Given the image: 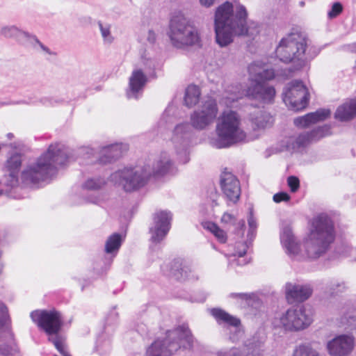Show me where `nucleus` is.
<instances>
[{
	"label": "nucleus",
	"instance_id": "obj_1",
	"mask_svg": "<svg viewBox=\"0 0 356 356\" xmlns=\"http://www.w3.org/2000/svg\"><path fill=\"white\" fill-rule=\"evenodd\" d=\"M335 239V229L332 218L322 213L314 217L309 232L303 239V250L300 249L290 227L283 228L280 241L286 254L293 260H314L323 256Z\"/></svg>",
	"mask_w": 356,
	"mask_h": 356
},
{
	"label": "nucleus",
	"instance_id": "obj_2",
	"mask_svg": "<svg viewBox=\"0 0 356 356\" xmlns=\"http://www.w3.org/2000/svg\"><path fill=\"white\" fill-rule=\"evenodd\" d=\"M251 86L243 89L240 83L228 86L220 99V104L229 107L232 103L247 96L263 103H271L275 96L274 87L264 83L275 77L287 79L291 76V69L268 70L260 62H254L248 67Z\"/></svg>",
	"mask_w": 356,
	"mask_h": 356
},
{
	"label": "nucleus",
	"instance_id": "obj_3",
	"mask_svg": "<svg viewBox=\"0 0 356 356\" xmlns=\"http://www.w3.org/2000/svg\"><path fill=\"white\" fill-rule=\"evenodd\" d=\"M248 13L244 6L226 1L216 10L214 31L216 42L221 47L233 42L234 35L254 37L259 33V26L254 22H247Z\"/></svg>",
	"mask_w": 356,
	"mask_h": 356
},
{
	"label": "nucleus",
	"instance_id": "obj_4",
	"mask_svg": "<svg viewBox=\"0 0 356 356\" xmlns=\"http://www.w3.org/2000/svg\"><path fill=\"white\" fill-rule=\"evenodd\" d=\"M70 160L67 147L61 143L51 144L45 152L23 170L22 181L26 186H37L51 179L58 168L66 165Z\"/></svg>",
	"mask_w": 356,
	"mask_h": 356
},
{
	"label": "nucleus",
	"instance_id": "obj_5",
	"mask_svg": "<svg viewBox=\"0 0 356 356\" xmlns=\"http://www.w3.org/2000/svg\"><path fill=\"white\" fill-rule=\"evenodd\" d=\"M215 133V136L209 138V143L217 149L229 147L244 142L247 138L241 116L232 110H226L220 113L216 124Z\"/></svg>",
	"mask_w": 356,
	"mask_h": 356
},
{
	"label": "nucleus",
	"instance_id": "obj_6",
	"mask_svg": "<svg viewBox=\"0 0 356 356\" xmlns=\"http://www.w3.org/2000/svg\"><path fill=\"white\" fill-rule=\"evenodd\" d=\"M193 337L187 325L168 330L165 337L156 339L147 347L145 356H172L181 348L191 349Z\"/></svg>",
	"mask_w": 356,
	"mask_h": 356
},
{
	"label": "nucleus",
	"instance_id": "obj_7",
	"mask_svg": "<svg viewBox=\"0 0 356 356\" xmlns=\"http://www.w3.org/2000/svg\"><path fill=\"white\" fill-rule=\"evenodd\" d=\"M167 35L171 44L180 49L200 45L201 41L197 28L181 13L172 17Z\"/></svg>",
	"mask_w": 356,
	"mask_h": 356
},
{
	"label": "nucleus",
	"instance_id": "obj_8",
	"mask_svg": "<svg viewBox=\"0 0 356 356\" xmlns=\"http://www.w3.org/2000/svg\"><path fill=\"white\" fill-rule=\"evenodd\" d=\"M152 176L149 166H126L109 177V181L126 192H132L145 186Z\"/></svg>",
	"mask_w": 356,
	"mask_h": 356
},
{
	"label": "nucleus",
	"instance_id": "obj_9",
	"mask_svg": "<svg viewBox=\"0 0 356 356\" xmlns=\"http://www.w3.org/2000/svg\"><path fill=\"white\" fill-rule=\"evenodd\" d=\"M307 42L302 35L298 33H291L281 40L276 48V55L284 63L298 62V69L304 65L310 59L306 55Z\"/></svg>",
	"mask_w": 356,
	"mask_h": 356
},
{
	"label": "nucleus",
	"instance_id": "obj_10",
	"mask_svg": "<svg viewBox=\"0 0 356 356\" xmlns=\"http://www.w3.org/2000/svg\"><path fill=\"white\" fill-rule=\"evenodd\" d=\"M312 321L311 312L302 307L291 308L284 313L278 314L273 320V325L286 331H299L309 327Z\"/></svg>",
	"mask_w": 356,
	"mask_h": 356
},
{
	"label": "nucleus",
	"instance_id": "obj_11",
	"mask_svg": "<svg viewBox=\"0 0 356 356\" xmlns=\"http://www.w3.org/2000/svg\"><path fill=\"white\" fill-rule=\"evenodd\" d=\"M156 61L149 53L141 56L138 66L136 67L129 80V89L127 96L129 99H138L145 87L147 79V74L156 66Z\"/></svg>",
	"mask_w": 356,
	"mask_h": 356
},
{
	"label": "nucleus",
	"instance_id": "obj_12",
	"mask_svg": "<svg viewBox=\"0 0 356 356\" xmlns=\"http://www.w3.org/2000/svg\"><path fill=\"white\" fill-rule=\"evenodd\" d=\"M193 126L188 122L178 123L174 128L170 141L182 163L189 161V152L191 140L193 136Z\"/></svg>",
	"mask_w": 356,
	"mask_h": 356
},
{
	"label": "nucleus",
	"instance_id": "obj_13",
	"mask_svg": "<svg viewBox=\"0 0 356 356\" xmlns=\"http://www.w3.org/2000/svg\"><path fill=\"white\" fill-rule=\"evenodd\" d=\"M218 113L216 100L211 97L204 99L191 115V124L195 129L202 131L211 126Z\"/></svg>",
	"mask_w": 356,
	"mask_h": 356
},
{
	"label": "nucleus",
	"instance_id": "obj_14",
	"mask_svg": "<svg viewBox=\"0 0 356 356\" xmlns=\"http://www.w3.org/2000/svg\"><path fill=\"white\" fill-rule=\"evenodd\" d=\"M8 318V309L0 302V356H19Z\"/></svg>",
	"mask_w": 356,
	"mask_h": 356
},
{
	"label": "nucleus",
	"instance_id": "obj_15",
	"mask_svg": "<svg viewBox=\"0 0 356 356\" xmlns=\"http://www.w3.org/2000/svg\"><path fill=\"white\" fill-rule=\"evenodd\" d=\"M0 35L8 39H15L18 43L31 47L37 51L41 50L47 54H51L50 49L44 45L38 38L15 25L3 26L0 29Z\"/></svg>",
	"mask_w": 356,
	"mask_h": 356
},
{
	"label": "nucleus",
	"instance_id": "obj_16",
	"mask_svg": "<svg viewBox=\"0 0 356 356\" xmlns=\"http://www.w3.org/2000/svg\"><path fill=\"white\" fill-rule=\"evenodd\" d=\"M283 101L287 106L294 111L306 107L309 100V93L306 86L300 81H293L284 88Z\"/></svg>",
	"mask_w": 356,
	"mask_h": 356
},
{
	"label": "nucleus",
	"instance_id": "obj_17",
	"mask_svg": "<svg viewBox=\"0 0 356 356\" xmlns=\"http://www.w3.org/2000/svg\"><path fill=\"white\" fill-rule=\"evenodd\" d=\"M30 317L38 327L49 336L58 334L63 325L60 314L54 309H37L30 314Z\"/></svg>",
	"mask_w": 356,
	"mask_h": 356
},
{
	"label": "nucleus",
	"instance_id": "obj_18",
	"mask_svg": "<svg viewBox=\"0 0 356 356\" xmlns=\"http://www.w3.org/2000/svg\"><path fill=\"white\" fill-rule=\"evenodd\" d=\"M330 128L327 126L319 127L311 131H305L289 136L285 140V147L288 150H297L300 147L308 145L313 141L328 134Z\"/></svg>",
	"mask_w": 356,
	"mask_h": 356
},
{
	"label": "nucleus",
	"instance_id": "obj_19",
	"mask_svg": "<svg viewBox=\"0 0 356 356\" xmlns=\"http://www.w3.org/2000/svg\"><path fill=\"white\" fill-rule=\"evenodd\" d=\"M172 215L168 211H159L154 213L152 225L149 227L150 240L159 243L167 236L171 225Z\"/></svg>",
	"mask_w": 356,
	"mask_h": 356
},
{
	"label": "nucleus",
	"instance_id": "obj_20",
	"mask_svg": "<svg viewBox=\"0 0 356 356\" xmlns=\"http://www.w3.org/2000/svg\"><path fill=\"white\" fill-rule=\"evenodd\" d=\"M354 347L355 339L349 334L338 335L327 343V349L332 356H348Z\"/></svg>",
	"mask_w": 356,
	"mask_h": 356
},
{
	"label": "nucleus",
	"instance_id": "obj_21",
	"mask_svg": "<svg viewBox=\"0 0 356 356\" xmlns=\"http://www.w3.org/2000/svg\"><path fill=\"white\" fill-rule=\"evenodd\" d=\"M263 343L261 341L250 340L243 348L233 347L217 353L218 356H262Z\"/></svg>",
	"mask_w": 356,
	"mask_h": 356
},
{
	"label": "nucleus",
	"instance_id": "obj_22",
	"mask_svg": "<svg viewBox=\"0 0 356 356\" xmlns=\"http://www.w3.org/2000/svg\"><path fill=\"white\" fill-rule=\"evenodd\" d=\"M220 188L225 196L231 202H236L241 195L240 184L231 172H223L220 176Z\"/></svg>",
	"mask_w": 356,
	"mask_h": 356
},
{
	"label": "nucleus",
	"instance_id": "obj_23",
	"mask_svg": "<svg viewBox=\"0 0 356 356\" xmlns=\"http://www.w3.org/2000/svg\"><path fill=\"white\" fill-rule=\"evenodd\" d=\"M211 314L215 318L218 324H223L225 325L232 327L234 330L236 335L230 336L232 341H237L238 337L242 335V332L239 328L241 321L238 318L230 315L221 309L218 308L212 309L211 310Z\"/></svg>",
	"mask_w": 356,
	"mask_h": 356
},
{
	"label": "nucleus",
	"instance_id": "obj_24",
	"mask_svg": "<svg viewBox=\"0 0 356 356\" xmlns=\"http://www.w3.org/2000/svg\"><path fill=\"white\" fill-rule=\"evenodd\" d=\"M22 154L15 152L11 154L5 164V168L8 175L6 177V184L12 188L15 187L18 184V173L22 166Z\"/></svg>",
	"mask_w": 356,
	"mask_h": 356
},
{
	"label": "nucleus",
	"instance_id": "obj_25",
	"mask_svg": "<svg viewBox=\"0 0 356 356\" xmlns=\"http://www.w3.org/2000/svg\"><path fill=\"white\" fill-rule=\"evenodd\" d=\"M312 293V289L309 284H293L288 283L286 285V298L288 302L292 304L296 302H304Z\"/></svg>",
	"mask_w": 356,
	"mask_h": 356
},
{
	"label": "nucleus",
	"instance_id": "obj_26",
	"mask_svg": "<svg viewBox=\"0 0 356 356\" xmlns=\"http://www.w3.org/2000/svg\"><path fill=\"white\" fill-rule=\"evenodd\" d=\"M330 113L331 112L329 109H319L316 112L295 118L293 123L298 127H307L313 124L325 120L330 115Z\"/></svg>",
	"mask_w": 356,
	"mask_h": 356
},
{
	"label": "nucleus",
	"instance_id": "obj_27",
	"mask_svg": "<svg viewBox=\"0 0 356 356\" xmlns=\"http://www.w3.org/2000/svg\"><path fill=\"white\" fill-rule=\"evenodd\" d=\"M152 175L163 176L174 172L173 163L166 152H162L155 161L153 168H150Z\"/></svg>",
	"mask_w": 356,
	"mask_h": 356
},
{
	"label": "nucleus",
	"instance_id": "obj_28",
	"mask_svg": "<svg viewBox=\"0 0 356 356\" xmlns=\"http://www.w3.org/2000/svg\"><path fill=\"white\" fill-rule=\"evenodd\" d=\"M248 248V242H236L235 245V250L234 252L227 254L229 264L231 266H243L248 264V261L244 258Z\"/></svg>",
	"mask_w": 356,
	"mask_h": 356
},
{
	"label": "nucleus",
	"instance_id": "obj_29",
	"mask_svg": "<svg viewBox=\"0 0 356 356\" xmlns=\"http://www.w3.org/2000/svg\"><path fill=\"white\" fill-rule=\"evenodd\" d=\"M250 120L254 129H265L273 123L272 116L260 108L250 114Z\"/></svg>",
	"mask_w": 356,
	"mask_h": 356
},
{
	"label": "nucleus",
	"instance_id": "obj_30",
	"mask_svg": "<svg viewBox=\"0 0 356 356\" xmlns=\"http://www.w3.org/2000/svg\"><path fill=\"white\" fill-rule=\"evenodd\" d=\"M126 149V145L118 143L103 147L100 150L99 160L102 163L111 162L113 159L120 157L122 150Z\"/></svg>",
	"mask_w": 356,
	"mask_h": 356
},
{
	"label": "nucleus",
	"instance_id": "obj_31",
	"mask_svg": "<svg viewBox=\"0 0 356 356\" xmlns=\"http://www.w3.org/2000/svg\"><path fill=\"white\" fill-rule=\"evenodd\" d=\"M340 121H348L356 116V98L347 101L339 106L334 114Z\"/></svg>",
	"mask_w": 356,
	"mask_h": 356
},
{
	"label": "nucleus",
	"instance_id": "obj_32",
	"mask_svg": "<svg viewBox=\"0 0 356 356\" xmlns=\"http://www.w3.org/2000/svg\"><path fill=\"white\" fill-rule=\"evenodd\" d=\"M123 241V236L118 233L111 235L106 241L105 251L107 254L115 256Z\"/></svg>",
	"mask_w": 356,
	"mask_h": 356
},
{
	"label": "nucleus",
	"instance_id": "obj_33",
	"mask_svg": "<svg viewBox=\"0 0 356 356\" xmlns=\"http://www.w3.org/2000/svg\"><path fill=\"white\" fill-rule=\"evenodd\" d=\"M200 97V88L195 85H190L186 90L184 102L188 107L195 106L199 101Z\"/></svg>",
	"mask_w": 356,
	"mask_h": 356
},
{
	"label": "nucleus",
	"instance_id": "obj_34",
	"mask_svg": "<svg viewBox=\"0 0 356 356\" xmlns=\"http://www.w3.org/2000/svg\"><path fill=\"white\" fill-rule=\"evenodd\" d=\"M202 225L204 229L213 234L220 243H225L227 241V236L226 232L216 224L210 221H205L202 222Z\"/></svg>",
	"mask_w": 356,
	"mask_h": 356
},
{
	"label": "nucleus",
	"instance_id": "obj_35",
	"mask_svg": "<svg viewBox=\"0 0 356 356\" xmlns=\"http://www.w3.org/2000/svg\"><path fill=\"white\" fill-rule=\"evenodd\" d=\"M106 181L100 176L88 178L83 184V188L87 190L96 191L103 188Z\"/></svg>",
	"mask_w": 356,
	"mask_h": 356
},
{
	"label": "nucleus",
	"instance_id": "obj_36",
	"mask_svg": "<svg viewBox=\"0 0 356 356\" xmlns=\"http://www.w3.org/2000/svg\"><path fill=\"white\" fill-rule=\"evenodd\" d=\"M228 297L232 299L235 304L243 306L246 304H249V302L254 299V294L248 293H231L229 294Z\"/></svg>",
	"mask_w": 356,
	"mask_h": 356
},
{
	"label": "nucleus",
	"instance_id": "obj_37",
	"mask_svg": "<svg viewBox=\"0 0 356 356\" xmlns=\"http://www.w3.org/2000/svg\"><path fill=\"white\" fill-rule=\"evenodd\" d=\"M292 356H319V355L309 344L302 343L295 348Z\"/></svg>",
	"mask_w": 356,
	"mask_h": 356
},
{
	"label": "nucleus",
	"instance_id": "obj_38",
	"mask_svg": "<svg viewBox=\"0 0 356 356\" xmlns=\"http://www.w3.org/2000/svg\"><path fill=\"white\" fill-rule=\"evenodd\" d=\"M98 26L105 44H111L114 41V37L111 33V25L108 23L98 22Z\"/></svg>",
	"mask_w": 356,
	"mask_h": 356
},
{
	"label": "nucleus",
	"instance_id": "obj_39",
	"mask_svg": "<svg viewBox=\"0 0 356 356\" xmlns=\"http://www.w3.org/2000/svg\"><path fill=\"white\" fill-rule=\"evenodd\" d=\"M49 341H51L57 350L63 356H71L65 340L59 335L55 334V337L53 338H49Z\"/></svg>",
	"mask_w": 356,
	"mask_h": 356
},
{
	"label": "nucleus",
	"instance_id": "obj_40",
	"mask_svg": "<svg viewBox=\"0 0 356 356\" xmlns=\"http://www.w3.org/2000/svg\"><path fill=\"white\" fill-rule=\"evenodd\" d=\"M342 323L346 326L347 328L353 330L356 328V314L351 312L348 316H345L342 319Z\"/></svg>",
	"mask_w": 356,
	"mask_h": 356
},
{
	"label": "nucleus",
	"instance_id": "obj_41",
	"mask_svg": "<svg viewBox=\"0 0 356 356\" xmlns=\"http://www.w3.org/2000/svg\"><path fill=\"white\" fill-rule=\"evenodd\" d=\"M343 10V6L341 3L335 2L332 4L330 10L327 13L328 17L330 19L337 17Z\"/></svg>",
	"mask_w": 356,
	"mask_h": 356
},
{
	"label": "nucleus",
	"instance_id": "obj_42",
	"mask_svg": "<svg viewBox=\"0 0 356 356\" xmlns=\"http://www.w3.org/2000/svg\"><path fill=\"white\" fill-rule=\"evenodd\" d=\"M287 183L291 192L293 193L296 192L300 186L299 179L294 176L289 177L287 179Z\"/></svg>",
	"mask_w": 356,
	"mask_h": 356
},
{
	"label": "nucleus",
	"instance_id": "obj_43",
	"mask_svg": "<svg viewBox=\"0 0 356 356\" xmlns=\"http://www.w3.org/2000/svg\"><path fill=\"white\" fill-rule=\"evenodd\" d=\"M248 225H249V233H248V237L250 239H252V238L254 236V232L257 228V222L254 218L252 214L248 218Z\"/></svg>",
	"mask_w": 356,
	"mask_h": 356
},
{
	"label": "nucleus",
	"instance_id": "obj_44",
	"mask_svg": "<svg viewBox=\"0 0 356 356\" xmlns=\"http://www.w3.org/2000/svg\"><path fill=\"white\" fill-rule=\"evenodd\" d=\"M111 345V342L110 339H107L105 341H103L102 339H98L97 348L98 350L101 352H104L110 349Z\"/></svg>",
	"mask_w": 356,
	"mask_h": 356
},
{
	"label": "nucleus",
	"instance_id": "obj_45",
	"mask_svg": "<svg viewBox=\"0 0 356 356\" xmlns=\"http://www.w3.org/2000/svg\"><path fill=\"white\" fill-rule=\"evenodd\" d=\"M273 201L276 203L281 202H287L290 200V196L284 192H280L273 195Z\"/></svg>",
	"mask_w": 356,
	"mask_h": 356
},
{
	"label": "nucleus",
	"instance_id": "obj_46",
	"mask_svg": "<svg viewBox=\"0 0 356 356\" xmlns=\"http://www.w3.org/2000/svg\"><path fill=\"white\" fill-rule=\"evenodd\" d=\"M235 221L234 216L229 213H225L221 218V222L225 224H234Z\"/></svg>",
	"mask_w": 356,
	"mask_h": 356
},
{
	"label": "nucleus",
	"instance_id": "obj_47",
	"mask_svg": "<svg viewBox=\"0 0 356 356\" xmlns=\"http://www.w3.org/2000/svg\"><path fill=\"white\" fill-rule=\"evenodd\" d=\"M146 40L149 44H154L156 40V33L152 30H149L147 33Z\"/></svg>",
	"mask_w": 356,
	"mask_h": 356
},
{
	"label": "nucleus",
	"instance_id": "obj_48",
	"mask_svg": "<svg viewBox=\"0 0 356 356\" xmlns=\"http://www.w3.org/2000/svg\"><path fill=\"white\" fill-rule=\"evenodd\" d=\"M337 288V291H342L344 289V284L343 283L340 284L339 282H334L330 286V289L335 291Z\"/></svg>",
	"mask_w": 356,
	"mask_h": 356
},
{
	"label": "nucleus",
	"instance_id": "obj_49",
	"mask_svg": "<svg viewBox=\"0 0 356 356\" xmlns=\"http://www.w3.org/2000/svg\"><path fill=\"white\" fill-rule=\"evenodd\" d=\"M216 0H200L202 5L206 7L212 6Z\"/></svg>",
	"mask_w": 356,
	"mask_h": 356
},
{
	"label": "nucleus",
	"instance_id": "obj_50",
	"mask_svg": "<svg viewBox=\"0 0 356 356\" xmlns=\"http://www.w3.org/2000/svg\"><path fill=\"white\" fill-rule=\"evenodd\" d=\"M188 268L184 267L181 269V274L185 279H191V276L188 275Z\"/></svg>",
	"mask_w": 356,
	"mask_h": 356
},
{
	"label": "nucleus",
	"instance_id": "obj_51",
	"mask_svg": "<svg viewBox=\"0 0 356 356\" xmlns=\"http://www.w3.org/2000/svg\"><path fill=\"white\" fill-rule=\"evenodd\" d=\"M236 229H240V231L242 230L244 228V227H245V222H244V220H239L236 224Z\"/></svg>",
	"mask_w": 356,
	"mask_h": 356
},
{
	"label": "nucleus",
	"instance_id": "obj_52",
	"mask_svg": "<svg viewBox=\"0 0 356 356\" xmlns=\"http://www.w3.org/2000/svg\"><path fill=\"white\" fill-rule=\"evenodd\" d=\"M88 202H92V203H96L97 202V198H92L91 200H88Z\"/></svg>",
	"mask_w": 356,
	"mask_h": 356
},
{
	"label": "nucleus",
	"instance_id": "obj_53",
	"mask_svg": "<svg viewBox=\"0 0 356 356\" xmlns=\"http://www.w3.org/2000/svg\"><path fill=\"white\" fill-rule=\"evenodd\" d=\"M3 265L1 263V261H0V274L1 273V272L3 270Z\"/></svg>",
	"mask_w": 356,
	"mask_h": 356
},
{
	"label": "nucleus",
	"instance_id": "obj_54",
	"mask_svg": "<svg viewBox=\"0 0 356 356\" xmlns=\"http://www.w3.org/2000/svg\"><path fill=\"white\" fill-rule=\"evenodd\" d=\"M7 137L10 139L13 137V134L11 133H9L7 134Z\"/></svg>",
	"mask_w": 356,
	"mask_h": 356
},
{
	"label": "nucleus",
	"instance_id": "obj_55",
	"mask_svg": "<svg viewBox=\"0 0 356 356\" xmlns=\"http://www.w3.org/2000/svg\"><path fill=\"white\" fill-rule=\"evenodd\" d=\"M88 150L92 151L91 149H89L88 148H82V149H81V152L87 151V152H88Z\"/></svg>",
	"mask_w": 356,
	"mask_h": 356
},
{
	"label": "nucleus",
	"instance_id": "obj_56",
	"mask_svg": "<svg viewBox=\"0 0 356 356\" xmlns=\"http://www.w3.org/2000/svg\"><path fill=\"white\" fill-rule=\"evenodd\" d=\"M299 4H300V6L301 7H303V6H305V2H304V1H300Z\"/></svg>",
	"mask_w": 356,
	"mask_h": 356
},
{
	"label": "nucleus",
	"instance_id": "obj_57",
	"mask_svg": "<svg viewBox=\"0 0 356 356\" xmlns=\"http://www.w3.org/2000/svg\"><path fill=\"white\" fill-rule=\"evenodd\" d=\"M7 104L5 103V102H0V106H4V105H6Z\"/></svg>",
	"mask_w": 356,
	"mask_h": 356
},
{
	"label": "nucleus",
	"instance_id": "obj_58",
	"mask_svg": "<svg viewBox=\"0 0 356 356\" xmlns=\"http://www.w3.org/2000/svg\"><path fill=\"white\" fill-rule=\"evenodd\" d=\"M1 194H2V191H0V195H1Z\"/></svg>",
	"mask_w": 356,
	"mask_h": 356
}]
</instances>
